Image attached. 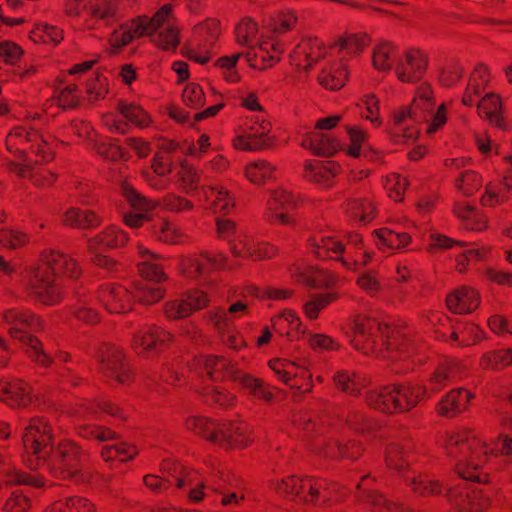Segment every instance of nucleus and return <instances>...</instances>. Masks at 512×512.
I'll use <instances>...</instances> for the list:
<instances>
[{
	"label": "nucleus",
	"instance_id": "f257e3e1",
	"mask_svg": "<svg viewBox=\"0 0 512 512\" xmlns=\"http://www.w3.org/2000/svg\"><path fill=\"white\" fill-rule=\"evenodd\" d=\"M444 451L455 461V471L461 478L455 486L447 488L445 496L457 512L486 510L489 499L466 481L487 482L489 473L486 465L489 458L512 454V438L501 436L488 443L475 430L462 427L446 434Z\"/></svg>",
	"mask_w": 512,
	"mask_h": 512
},
{
	"label": "nucleus",
	"instance_id": "f03ea898",
	"mask_svg": "<svg viewBox=\"0 0 512 512\" xmlns=\"http://www.w3.org/2000/svg\"><path fill=\"white\" fill-rule=\"evenodd\" d=\"M350 343L364 355L388 360L396 374L413 371L425 361L426 346L410 328H391L363 314L353 317Z\"/></svg>",
	"mask_w": 512,
	"mask_h": 512
},
{
	"label": "nucleus",
	"instance_id": "7ed1b4c3",
	"mask_svg": "<svg viewBox=\"0 0 512 512\" xmlns=\"http://www.w3.org/2000/svg\"><path fill=\"white\" fill-rule=\"evenodd\" d=\"M161 476L148 474L143 477L144 485L153 493L160 494L175 485L179 490H186L191 502H199L208 492L224 494L232 486L235 477L221 461L211 458L205 461L200 470H189L173 459L161 463Z\"/></svg>",
	"mask_w": 512,
	"mask_h": 512
},
{
	"label": "nucleus",
	"instance_id": "20e7f679",
	"mask_svg": "<svg viewBox=\"0 0 512 512\" xmlns=\"http://www.w3.org/2000/svg\"><path fill=\"white\" fill-rule=\"evenodd\" d=\"M81 273V267L70 255L55 249H45L29 267L27 282L37 302L45 306H56L65 298V291L58 277L63 275L77 279Z\"/></svg>",
	"mask_w": 512,
	"mask_h": 512
},
{
	"label": "nucleus",
	"instance_id": "39448f33",
	"mask_svg": "<svg viewBox=\"0 0 512 512\" xmlns=\"http://www.w3.org/2000/svg\"><path fill=\"white\" fill-rule=\"evenodd\" d=\"M309 249L319 259L341 263L349 271L368 265L374 252L366 248L361 234L351 231L342 239L335 234H317L309 239Z\"/></svg>",
	"mask_w": 512,
	"mask_h": 512
},
{
	"label": "nucleus",
	"instance_id": "423d86ee",
	"mask_svg": "<svg viewBox=\"0 0 512 512\" xmlns=\"http://www.w3.org/2000/svg\"><path fill=\"white\" fill-rule=\"evenodd\" d=\"M316 411L312 409L299 410L293 413L292 423L302 430L308 438H311L309 448L326 458L332 459H358L363 452V446L359 441L350 440L341 443L334 438L337 432L329 430L326 426L317 425Z\"/></svg>",
	"mask_w": 512,
	"mask_h": 512
},
{
	"label": "nucleus",
	"instance_id": "0eeeda50",
	"mask_svg": "<svg viewBox=\"0 0 512 512\" xmlns=\"http://www.w3.org/2000/svg\"><path fill=\"white\" fill-rule=\"evenodd\" d=\"M237 297L227 309L216 307L207 312L209 322L222 335L223 342L235 350L246 346L244 338L235 329V321L248 315L254 300L262 294L256 286L249 285L241 288Z\"/></svg>",
	"mask_w": 512,
	"mask_h": 512
},
{
	"label": "nucleus",
	"instance_id": "6e6552de",
	"mask_svg": "<svg viewBox=\"0 0 512 512\" xmlns=\"http://www.w3.org/2000/svg\"><path fill=\"white\" fill-rule=\"evenodd\" d=\"M120 189L122 196L133 210V212H128L123 216L124 223L131 228H139L150 221L149 213L158 206L172 213L188 212L194 207L190 200L175 193L164 195L160 201L148 199L135 190L127 181L122 182Z\"/></svg>",
	"mask_w": 512,
	"mask_h": 512
},
{
	"label": "nucleus",
	"instance_id": "1a4fd4ad",
	"mask_svg": "<svg viewBox=\"0 0 512 512\" xmlns=\"http://www.w3.org/2000/svg\"><path fill=\"white\" fill-rule=\"evenodd\" d=\"M425 385L413 382L393 383L370 390L365 395L366 404L384 413L406 412L426 398Z\"/></svg>",
	"mask_w": 512,
	"mask_h": 512
},
{
	"label": "nucleus",
	"instance_id": "9d476101",
	"mask_svg": "<svg viewBox=\"0 0 512 512\" xmlns=\"http://www.w3.org/2000/svg\"><path fill=\"white\" fill-rule=\"evenodd\" d=\"M2 322L8 325L11 338L19 340L26 347L29 358L42 367H48L52 358L43 350L40 340L28 334V330L40 331L41 318L24 308H11L2 313Z\"/></svg>",
	"mask_w": 512,
	"mask_h": 512
},
{
	"label": "nucleus",
	"instance_id": "9b49d317",
	"mask_svg": "<svg viewBox=\"0 0 512 512\" xmlns=\"http://www.w3.org/2000/svg\"><path fill=\"white\" fill-rule=\"evenodd\" d=\"M434 106L431 86L422 84L417 88L410 108H402L394 113V125L391 129L393 141L395 143H408L415 140L419 134L418 128L406 122L408 120L413 122L427 120L428 115L434 110Z\"/></svg>",
	"mask_w": 512,
	"mask_h": 512
},
{
	"label": "nucleus",
	"instance_id": "f8f14e48",
	"mask_svg": "<svg viewBox=\"0 0 512 512\" xmlns=\"http://www.w3.org/2000/svg\"><path fill=\"white\" fill-rule=\"evenodd\" d=\"M86 460V454L72 440H62L55 449L52 446L42 456H37V462L31 467L49 472L60 479H73L81 471Z\"/></svg>",
	"mask_w": 512,
	"mask_h": 512
},
{
	"label": "nucleus",
	"instance_id": "ddd939ff",
	"mask_svg": "<svg viewBox=\"0 0 512 512\" xmlns=\"http://www.w3.org/2000/svg\"><path fill=\"white\" fill-rule=\"evenodd\" d=\"M270 487L279 495L306 503H325L331 499H339L338 497H332L336 485L329 486L324 479L311 476H287L280 480L271 481Z\"/></svg>",
	"mask_w": 512,
	"mask_h": 512
},
{
	"label": "nucleus",
	"instance_id": "4468645a",
	"mask_svg": "<svg viewBox=\"0 0 512 512\" xmlns=\"http://www.w3.org/2000/svg\"><path fill=\"white\" fill-rule=\"evenodd\" d=\"M6 149L17 156L22 163L29 160V154L36 156V163L48 162L53 158L52 145L35 129L24 126L14 127L6 136Z\"/></svg>",
	"mask_w": 512,
	"mask_h": 512
},
{
	"label": "nucleus",
	"instance_id": "2eb2a0df",
	"mask_svg": "<svg viewBox=\"0 0 512 512\" xmlns=\"http://www.w3.org/2000/svg\"><path fill=\"white\" fill-rule=\"evenodd\" d=\"M268 366L279 381L294 389L298 394H306L312 391L311 370L314 361L308 354L297 355L293 360L272 359L268 362Z\"/></svg>",
	"mask_w": 512,
	"mask_h": 512
},
{
	"label": "nucleus",
	"instance_id": "dca6fc26",
	"mask_svg": "<svg viewBox=\"0 0 512 512\" xmlns=\"http://www.w3.org/2000/svg\"><path fill=\"white\" fill-rule=\"evenodd\" d=\"M271 128L266 112L247 115L236 128L232 145L237 150L251 152L269 148L273 144Z\"/></svg>",
	"mask_w": 512,
	"mask_h": 512
},
{
	"label": "nucleus",
	"instance_id": "f3484780",
	"mask_svg": "<svg viewBox=\"0 0 512 512\" xmlns=\"http://www.w3.org/2000/svg\"><path fill=\"white\" fill-rule=\"evenodd\" d=\"M170 11L171 5H164L151 18L142 16L115 29L109 38L112 51L118 52L134 38L152 35V32L167 19Z\"/></svg>",
	"mask_w": 512,
	"mask_h": 512
},
{
	"label": "nucleus",
	"instance_id": "a211bd4d",
	"mask_svg": "<svg viewBox=\"0 0 512 512\" xmlns=\"http://www.w3.org/2000/svg\"><path fill=\"white\" fill-rule=\"evenodd\" d=\"M300 201L297 193L285 187L270 190L263 219L270 224L292 225L295 220L290 212L298 207Z\"/></svg>",
	"mask_w": 512,
	"mask_h": 512
},
{
	"label": "nucleus",
	"instance_id": "6ab92c4d",
	"mask_svg": "<svg viewBox=\"0 0 512 512\" xmlns=\"http://www.w3.org/2000/svg\"><path fill=\"white\" fill-rule=\"evenodd\" d=\"M54 430L50 420L45 416L31 418L25 427L23 445L31 458L28 460L30 467L37 462V456L44 455L52 446Z\"/></svg>",
	"mask_w": 512,
	"mask_h": 512
},
{
	"label": "nucleus",
	"instance_id": "aec40b11",
	"mask_svg": "<svg viewBox=\"0 0 512 512\" xmlns=\"http://www.w3.org/2000/svg\"><path fill=\"white\" fill-rule=\"evenodd\" d=\"M37 72L34 65L27 63L23 49L11 41H2V82L23 81Z\"/></svg>",
	"mask_w": 512,
	"mask_h": 512
},
{
	"label": "nucleus",
	"instance_id": "412c9836",
	"mask_svg": "<svg viewBox=\"0 0 512 512\" xmlns=\"http://www.w3.org/2000/svg\"><path fill=\"white\" fill-rule=\"evenodd\" d=\"M227 256L224 253L208 251L190 254L179 258L181 274L191 280L202 279L211 272L225 268Z\"/></svg>",
	"mask_w": 512,
	"mask_h": 512
},
{
	"label": "nucleus",
	"instance_id": "4be33fe9",
	"mask_svg": "<svg viewBox=\"0 0 512 512\" xmlns=\"http://www.w3.org/2000/svg\"><path fill=\"white\" fill-rule=\"evenodd\" d=\"M97 359L101 373L120 384H127L132 380V371L123 351L117 346L103 343L98 350Z\"/></svg>",
	"mask_w": 512,
	"mask_h": 512
},
{
	"label": "nucleus",
	"instance_id": "5701e85b",
	"mask_svg": "<svg viewBox=\"0 0 512 512\" xmlns=\"http://www.w3.org/2000/svg\"><path fill=\"white\" fill-rule=\"evenodd\" d=\"M230 252L236 258L260 261L270 259L278 253L277 247L241 231L230 244Z\"/></svg>",
	"mask_w": 512,
	"mask_h": 512
},
{
	"label": "nucleus",
	"instance_id": "b1692460",
	"mask_svg": "<svg viewBox=\"0 0 512 512\" xmlns=\"http://www.w3.org/2000/svg\"><path fill=\"white\" fill-rule=\"evenodd\" d=\"M96 299L107 312L112 314H124L133 307L132 292L119 283L101 284L96 292Z\"/></svg>",
	"mask_w": 512,
	"mask_h": 512
},
{
	"label": "nucleus",
	"instance_id": "393cba45",
	"mask_svg": "<svg viewBox=\"0 0 512 512\" xmlns=\"http://www.w3.org/2000/svg\"><path fill=\"white\" fill-rule=\"evenodd\" d=\"M316 415L318 416L316 418L317 425L323 424L329 430L335 432H339L344 424L361 434L372 431L375 427V422L366 415L364 410L358 408H352L345 415L336 417L330 414L320 415L318 412H316Z\"/></svg>",
	"mask_w": 512,
	"mask_h": 512
},
{
	"label": "nucleus",
	"instance_id": "a878e982",
	"mask_svg": "<svg viewBox=\"0 0 512 512\" xmlns=\"http://www.w3.org/2000/svg\"><path fill=\"white\" fill-rule=\"evenodd\" d=\"M428 66L426 53L417 48H409L399 54L395 64V75L401 82L413 83L421 79Z\"/></svg>",
	"mask_w": 512,
	"mask_h": 512
},
{
	"label": "nucleus",
	"instance_id": "bb28decb",
	"mask_svg": "<svg viewBox=\"0 0 512 512\" xmlns=\"http://www.w3.org/2000/svg\"><path fill=\"white\" fill-rule=\"evenodd\" d=\"M289 275L294 282L312 288H332L336 286L340 278L331 271L317 269L305 263H296L290 266Z\"/></svg>",
	"mask_w": 512,
	"mask_h": 512
},
{
	"label": "nucleus",
	"instance_id": "cd10ccee",
	"mask_svg": "<svg viewBox=\"0 0 512 512\" xmlns=\"http://www.w3.org/2000/svg\"><path fill=\"white\" fill-rule=\"evenodd\" d=\"M68 413L77 421L97 419L101 414H108L121 420L126 418L125 413L120 407L104 399L77 400Z\"/></svg>",
	"mask_w": 512,
	"mask_h": 512
},
{
	"label": "nucleus",
	"instance_id": "c85d7f7f",
	"mask_svg": "<svg viewBox=\"0 0 512 512\" xmlns=\"http://www.w3.org/2000/svg\"><path fill=\"white\" fill-rule=\"evenodd\" d=\"M170 332L156 325H147L133 335L132 348L141 356L149 352L161 350L172 342Z\"/></svg>",
	"mask_w": 512,
	"mask_h": 512
},
{
	"label": "nucleus",
	"instance_id": "c756f323",
	"mask_svg": "<svg viewBox=\"0 0 512 512\" xmlns=\"http://www.w3.org/2000/svg\"><path fill=\"white\" fill-rule=\"evenodd\" d=\"M327 49L317 37L303 38L290 54V62L299 70L307 71L326 55Z\"/></svg>",
	"mask_w": 512,
	"mask_h": 512
},
{
	"label": "nucleus",
	"instance_id": "7c9ffc66",
	"mask_svg": "<svg viewBox=\"0 0 512 512\" xmlns=\"http://www.w3.org/2000/svg\"><path fill=\"white\" fill-rule=\"evenodd\" d=\"M505 172L500 184L488 183L485 186V192L481 197V203L484 206L494 207L507 202L512 193V153L503 158Z\"/></svg>",
	"mask_w": 512,
	"mask_h": 512
},
{
	"label": "nucleus",
	"instance_id": "2f4dec72",
	"mask_svg": "<svg viewBox=\"0 0 512 512\" xmlns=\"http://www.w3.org/2000/svg\"><path fill=\"white\" fill-rule=\"evenodd\" d=\"M283 53V45L274 40H261L257 46L250 48L245 54L252 68L264 70L275 65Z\"/></svg>",
	"mask_w": 512,
	"mask_h": 512
},
{
	"label": "nucleus",
	"instance_id": "473e14b6",
	"mask_svg": "<svg viewBox=\"0 0 512 512\" xmlns=\"http://www.w3.org/2000/svg\"><path fill=\"white\" fill-rule=\"evenodd\" d=\"M252 442L251 428L244 421L220 423L217 445L222 448H244Z\"/></svg>",
	"mask_w": 512,
	"mask_h": 512
},
{
	"label": "nucleus",
	"instance_id": "72a5a7b5",
	"mask_svg": "<svg viewBox=\"0 0 512 512\" xmlns=\"http://www.w3.org/2000/svg\"><path fill=\"white\" fill-rule=\"evenodd\" d=\"M221 34V27L218 20L206 19L204 22L195 25L193 29V45L199 47L201 55L192 56L198 63L205 64L209 60V51Z\"/></svg>",
	"mask_w": 512,
	"mask_h": 512
},
{
	"label": "nucleus",
	"instance_id": "f704fd0d",
	"mask_svg": "<svg viewBox=\"0 0 512 512\" xmlns=\"http://www.w3.org/2000/svg\"><path fill=\"white\" fill-rule=\"evenodd\" d=\"M473 398L474 394L465 388L451 389L437 403L436 411L443 417H456L469 408Z\"/></svg>",
	"mask_w": 512,
	"mask_h": 512
},
{
	"label": "nucleus",
	"instance_id": "c9c22d12",
	"mask_svg": "<svg viewBox=\"0 0 512 512\" xmlns=\"http://www.w3.org/2000/svg\"><path fill=\"white\" fill-rule=\"evenodd\" d=\"M341 172V166L333 160H308L304 163L303 177L312 183L328 187Z\"/></svg>",
	"mask_w": 512,
	"mask_h": 512
},
{
	"label": "nucleus",
	"instance_id": "e433bc0d",
	"mask_svg": "<svg viewBox=\"0 0 512 512\" xmlns=\"http://www.w3.org/2000/svg\"><path fill=\"white\" fill-rule=\"evenodd\" d=\"M370 480L369 475L362 477L361 482L357 485V494L361 501L373 506L376 510H387L391 512H413V509L402 502H395L387 499L384 495L367 488V482Z\"/></svg>",
	"mask_w": 512,
	"mask_h": 512
},
{
	"label": "nucleus",
	"instance_id": "4c0bfd02",
	"mask_svg": "<svg viewBox=\"0 0 512 512\" xmlns=\"http://www.w3.org/2000/svg\"><path fill=\"white\" fill-rule=\"evenodd\" d=\"M490 82V71L482 63L477 64L469 75L462 95V104L473 106L485 92Z\"/></svg>",
	"mask_w": 512,
	"mask_h": 512
},
{
	"label": "nucleus",
	"instance_id": "58836bf2",
	"mask_svg": "<svg viewBox=\"0 0 512 512\" xmlns=\"http://www.w3.org/2000/svg\"><path fill=\"white\" fill-rule=\"evenodd\" d=\"M137 252L140 258L137 267L141 277L153 282H162L167 279L161 264V256L151 252L143 245H138Z\"/></svg>",
	"mask_w": 512,
	"mask_h": 512
},
{
	"label": "nucleus",
	"instance_id": "ea45409f",
	"mask_svg": "<svg viewBox=\"0 0 512 512\" xmlns=\"http://www.w3.org/2000/svg\"><path fill=\"white\" fill-rule=\"evenodd\" d=\"M480 304V294L473 288L462 286L446 298L448 309L457 314L471 313Z\"/></svg>",
	"mask_w": 512,
	"mask_h": 512
},
{
	"label": "nucleus",
	"instance_id": "a19ab883",
	"mask_svg": "<svg viewBox=\"0 0 512 512\" xmlns=\"http://www.w3.org/2000/svg\"><path fill=\"white\" fill-rule=\"evenodd\" d=\"M80 99V91L75 84H69L54 92L53 96L43 105V111L48 117H53L59 109L74 108Z\"/></svg>",
	"mask_w": 512,
	"mask_h": 512
},
{
	"label": "nucleus",
	"instance_id": "79ce46f5",
	"mask_svg": "<svg viewBox=\"0 0 512 512\" xmlns=\"http://www.w3.org/2000/svg\"><path fill=\"white\" fill-rule=\"evenodd\" d=\"M272 329L280 336L298 339L305 333V327L298 314L291 309H284L271 318Z\"/></svg>",
	"mask_w": 512,
	"mask_h": 512
},
{
	"label": "nucleus",
	"instance_id": "37998d69",
	"mask_svg": "<svg viewBox=\"0 0 512 512\" xmlns=\"http://www.w3.org/2000/svg\"><path fill=\"white\" fill-rule=\"evenodd\" d=\"M344 213L352 222L367 224L375 219L377 209L371 198L358 196L346 201Z\"/></svg>",
	"mask_w": 512,
	"mask_h": 512
},
{
	"label": "nucleus",
	"instance_id": "c03bdc74",
	"mask_svg": "<svg viewBox=\"0 0 512 512\" xmlns=\"http://www.w3.org/2000/svg\"><path fill=\"white\" fill-rule=\"evenodd\" d=\"M234 382L238 383L247 393L256 400L266 403L274 399L275 388L261 378H257L243 371L234 374Z\"/></svg>",
	"mask_w": 512,
	"mask_h": 512
},
{
	"label": "nucleus",
	"instance_id": "a18cd8bd",
	"mask_svg": "<svg viewBox=\"0 0 512 512\" xmlns=\"http://www.w3.org/2000/svg\"><path fill=\"white\" fill-rule=\"evenodd\" d=\"M6 165L19 177L29 178L37 187H48L56 181V175L51 170L31 167L29 160L25 163L9 161Z\"/></svg>",
	"mask_w": 512,
	"mask_h": 512
},
{
	"label": "nucleus",
	"instance_id": "49530a36",
	"mask_svg": "<svg viewBox=\"0 0 512 512\" xmlns=\"http://www.w3.org/2000/svg\"><path fill=\"white\" fill-rule=\"evenodd\" d=\"M333 383L341 392L356 396L360 394L365 387L370 385L371 380L363 373L342 369L334 373Z\"/></svg>",
	"mask_w": 512,
	"mask_h": 512
},
{
	"label": "nucleus",
	"instance_id": "de8ad7c7",
	"mask_svg": "<svg viewBox=\"0 0 512 512\" xmlns=\"http://www.w3.org/2000/svg\"><path fill=\"white\" fill-rule=\"evenodd\" d=\"M201 363L206 375L215 381L228 378L234 381V374L241 372L229 359L223 356H203L201 357Z\"/></svg>",
	"mask_w": 512,
	"mask_h": 512
},
{
	"label": "nucleus",
	"instance_id": "09e8293b",
	"mask_svg": "<svg viewBox=\"0 0 512 512\" xmlns=\"http://www.w3.org/2000/svg\"><path fill=\"white\" fill-rule=\"evenodd\" d=\"M301 146L316 155L331 156L338 150L339 143L326 133L311 131L303 136Z\"/></svg>",
	"mask_w": 512,
	"mask_h": 512
},
{
	"label": "nucleus",
	"instance_id": "8fccbe9b",
	"mask_svg": "<svg viewBox=\"0 0 512 512\" xmlns=\"http://www.w3.org/2000/svg\"><path fill=\"white\" fill-rule=\"evenodd\" d=\"M128 241L127 233L118 226L111 225L99 234L88 239V250L93 252L99 247L114 249L124 246Z\"/></svg>",
	"mask_w": 512,
	"mask_h": 512
},
{
	"label": "nucleus",
	"instance_id": "3c124183",
	"mask_svg": "<svg viewBox=\"0 0 512 512\" xmlns=\"http://www.w3.org/2000/svg\"><path fill=\"white\" fill-rule=\"evenodd\" d=\"M375 244L383 252L405 248L411 241L406 232L395 231L386 227L375 229L373 232Z\"/></svg>",
	"mask_w": 512,
	"mask_h": 512
},
{
	"label": "nucleus",
	"instance_id": "603ef678",
	"mask_svg": "<svg viewBox=\"0 0 512 512\" xmlns=\"http://www.w3.org/2000/svg\"><path fill=\"white\" fill-rule=\"evenodd\" d=\"M62 222L71 228L93 229L101 224L102 219L94 211L72 207L65 211Z\"/></svg>",
	"mask_w": 512,
	"mask_h": 512
},
{
	"label": "nucleus",
	"instance_id": "864d4df0",
	"mask_svg": "<svg viewBox=\"0 0 512 512\" xmlns=\"http://www.w3.org/2000/svg\"><path fill=\"white\" fill-rule=\"evenodd\" d=\"M29 387L19 379L2 382V402L12 408L26 406L30 402Z\"/></svg>",
	"mask_w": 512,
	"mask_h": 512
},
{
	"label": "nucleus",
	"instance_id": "5fc2aeb1",
	"mask_svg": "<svg viewBox=\"0 0 512 512\" xmlns=\"http://www.w3.org/2000/svg\"><path fill=\"white\" fill-rule=\"evenodd\" d=\"M172 12V10L170 11ZM158 32L156 37L153 39L155 45L165 51H174L180 43L179 29L172 20L171 13H169L167 19L155 29L153 33Z\"/></svg>",
	"mask_w": 512,
	"mask_h": 512
},
{
	"label": "nucleus",
	"instance_id": "6e6d98bb",
	"mask_svg": "<svg viewBox=\"0 0 512 512\" xmlns=\"http://www.w3.org/2000/svg\"><path fill=\"white\" fill-rule=\"evenodd\" d=\"M201 193L209 208L215 213L227 214L234 206L233 198L223 187L205 186L202 188Z\"/></svg>",
	"mask_w": 512,
	"mask_h": 512
},
{
	"label": "nucleus",
	"instance_id": "4d7b16f0",
	"mask_svg": "<svg viewBox=\"0 0 512 512\" xmlns=\"http://www.w3.org/2000/svg\"><path fill=\"white\" fill-rule=\"evenodd\" d=\"M477 104V110L480 117L489 120L496 127H503V118L501 116V101L498 95L494 93H486L481 96Z\"/></svg>",
	"mask_w": 512,
	"mask_h": 512
},
{
	"label": "nucleus",
	"instance_id": "13d9d810",
	"mask_svg": "<svg viewBox=\"0 0 512 512\" xmlns=\"http://www.w3.org/2000/svg\"><path fill=\"white\" fill-rule=\"evenodd\" d=\"M414 457L408 448L399 443H391L385 451V462L388 468L399 473L409 469Z\"/></svg>",
	"mask_w": 512,
	"mask_h": 512
},
{
	"label": "nucleus",
	"instance_id": "bf43d9fd",
	"mask_svg": "<svg viewBox=\"0 0 512 512\" xmlns=\"http://www.w3.org/2000/svg\"><path fill=\"white\" fill-rule=\"evenodd\" d=\"M399 53L394 44L388 41L380 42L375 46L372 54V63L379 71H389L397 62Z\"/></svg>",
	"mask_w": 512,
	"mask_h": 512
},
{
	"label": "nucleus",
	"instance_id": "052dcab7",
	"mask_svg": "<svg viewBox=\"0 0 512 512\" xmlns=\"http://www.w3.org/2000/svg\"><path fill=\"white\" fill-rule=\"evenodd\" d=\"M347 78V66L342 62H338L323 69L318 76V82L326 89L338 90L344 86Z\"/></svg>",
	"mask_w": 512,
	"mask_h": 512
},
{
	"label": "nucleus",
	"instance_id": "680f3d73",
	"mask_svg": "<svg viewBox=\"0 0 512 512\" xmlns=\"http://www.w3.org/2000/svg\"><path fill=\"white\" fill-rule=\"evenodd\" d=\"M276 166L264 159H258L245 166V177L252 183L262 185L275 178Z\"/></svg>",
	"mask_w": 512,
	"mask_h": 512
},
{
	"label": "nucleus",
	"instance_id": "e2e57ef3",
	"mask_svg": "<svg viewBox=\"0 0 512 512\" xmlns=\"http://www.w3.org/2000/svg\"><path fill=\"white\" fill-rule=\"evenodd\" d=\"M185 428L194 434L201 436L210 442L217 443L218 427L216 423L204 416H190L185 420Z\"/></svg>",
	"mask_w": 512,
	"mask_h": 512
},
{
	"label": "nucleus",
	"instance_id": "0e129e2a",
	"mask_svg": "<svg viewBox=\"0 0 512 512\" xmlns=\"http://www.w3.org/2000/svg\"><path fill=\"white\" fill-rule=\"evenodd\" d=\"M338 297L339 294L336 291L315 294L303 304V314L307 319L315 320L320 312L336 301Z\"/></svg>",
	"mask_w": 512,
	"mask_h": 512
},
{
	"label": "nucleus",
	"instance_id": "69168bd1",
	"mask_svg": "<svg viewBox=\"0 0 512 512\" xmlns=\"http://www.w3.org/2000/svg\"><path fill=\"white\" fill-rule=\"evenodd\" d=\"M175 177L176 185L183 193L191 194L197 190L200 182V174L192 165L182 162Z\"/></svg>",
	"mask_w": 512,
	"mask_h": 512
},
{
	"label": "nucleus",
	"instance_id": "338daca9",
	"mask_svg": "<svg viewBox=\"0 0 512 512\" xmlns=\"http://www.w3.org/2000/svg\"><path fill=\"white\" fill-rule=\"evenodd\" d=\"M369 44L366 34H350L340 38L333 46L343 57L361 52Z\"/></svg>",
	"mask_w": 512,
	"mask_h": 512
},
{
	"label": "nucleus",
	"instance_id": "774afa93",
	"mask_svg": "<svg viewBox=\"0 0 512 512\" xmlns=\"http://www.w3.org/2000/svg\"><path fill=\"white\" fill-rule=\"evenodd\" d=\"M138 453L135 446L126 442H119L105 445L101 450V457L104 461L119 460L121 462L134 458Z\"/></svg>",
	"mask_w": 512,
	"mask_h": 512
}]
</instances>
